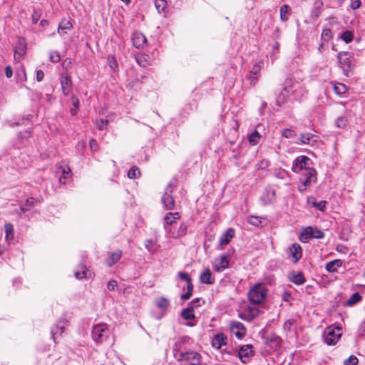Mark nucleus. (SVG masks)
Here are the masks:
<instances>
[{
	"label": "nucleus",
	"mask_w": 365,
	"mask_h": 365,
	"mask_svg": "<svg viewBox=\"0 0 365 365\" xmlns=\"http://www.w3.org/2000/svg\"><path fill=\"white\" fill-rule=\"evenodd\" d=\"M312 160L305 155L297 157L293 162L292 170L304 178V185H312L317 182V172L311 166Z\"/></svg>",
	"instance_id": "f257e3e1"
},
{
	"label": "nucleus",
	"mask_w": 365,
	"mask_h": 365,
	"mask_svg": "<svg viewBox=\"0 0 365 365\" xmlns=\"http://www.w3.org/2000/svg\"><path fill=\"white\" fill-rule=\"evenodd\" d=\"M267 294V289L262 284H256L249 291L248 298L254 304H261Z\"/></svg>",
	"instance_id": "f03ea898"
},
{
	"label": "nucleus",
	"mask_w": 365,
	"mask_h": 365,
	"mask_svg": "<svg viewBox=\"0 0 365 365\" xmlns=\"http://www.w3.org/2000/svg\"><path fill=\"white\" fill-rule=\"evenodd\" d=\"M110 330L106 324H98L93 327L92 338L97 344H102L110 336Z\"/></svg>",
	"instance_id": "7ed1b4c3"
},
{
	"label": "nucleus",
	"mask_w": 365,
	"mask_h": 365,
	"mask_svg": "<svg viewBox=\"0 0 365 365\" xmlns=\"http://www.w3.org/2000/svg\"><path fill=\"white\" fill-rule=\"evenodd\" d=\"M341 336V329L336 327L335 329H327L323 334V339L325 344L329 346L334 345L339 341Z\"/></svg>",
	"instance_id": "20e7f679"
},
{
	"label": "nucleus",
	"mask_w": 365,
	"mask_h": 365,
	"mask_svg": "<svg viewBox=\"0 0 365 365\" xmlns=\"http://www.w3.org/2000/svg\"><path fill=\"white\" fill-rule=\"evenodd\" d=\"M173 185L172 183H169L162 197V202L164 207L168 210H173L175 207V200L173 196Z\"/></svg>",
	"instance_id": "39448f33"
},
{
	"label": "nucleus",
	"mask_w": 365,
	"mask_h": 365,
	"mask_svg": "<svg viewBox=\"0 0 365 365\" xmlns=\"http://www.w3.org/2000/svg\"><path fill=\"white\" fill-rule=\"evenodd\" d=\"M200 360V354L194 351H186L185 353L180 354V358H178L179 361H185L190 365H199Z\"/></svg>",
	"instance_id": "423d86ee"
},
{
	"label": "nucleus",
	"mask_w": 365,
	"mask_h": 365,
	"mask_svg": "<svg viewBox=\"0 0 365 365\" xmlns=\"http://www.w3.org/2000/svg\"><path fill=\"white\" fill-rule=\"evenodd\" d=\"M259 314V309L256 307H247L238 313L239 317L247 322H252Z\"/></svg>",
	"instance_id": "0eeeda50"
},
{
	"label": "nucleus",
	"mask_w": 365,
	"mask_h": 365,
	"mask_svg": "<svg viewBox=\"0 0 365 365\" xmlns=\"http://www.w3.org/2000/svg\"><path fill=\"white\" fill-rule=\"evenodd\" d=\"M350 55L348 52L341 51L337 55V58L340 64L341 68L344 71L346 76L348 75L350 71L351 62L349 59Z\"/></svg>",
	"instance_id": "6e6552de"
},
{
	"label": "nucleus",
	"mask_w": 365,
	"mask_h": 365,
	"mask_svg": "<svg viewBox=\"0 0 365 365\" xmlns=\"http://www.w3.org/2000/svg\"><path fill=\"white\" fill-rule=\"evenodd\" d=\"M26 53V41L22 37L18 38L14 48V59L19 61L23 56Z\"/></svg>",
	"instance_id": "1a4fd4ad"
},
{
	"label": "nucleus",
	"mask_w": 365,
	"mask_h": 365,
	"mask_svg": "<svg viewBox=\"0 0 365 365\" xmlns=\"http://www.w3.org/2000/svg\"><path fill=\"white\" fill-rule=\"evenodd\" d=\"M68 325V321L66 318H61L51 328V334L54 341L56 340V336L61 335Z\"/></svg>",
	"instance_id": "9d476101"
},
{
	"label": "nucleus",
	"mask_w": 365,
	"mask_h": 365,
	"mask_svg": "<svg viewBox=\"0 0 365 365\" xmlns=\"http://www.w3.org/2000/svg\"><path fill=\"white\" fill-rule=\"evenodd\" d=\"M187 337L184 336L182 337L180 340L177 341L174 344L173 347V352L174 354V356L177 360L178 361V358H180V354L185 353L186 347L185 344L187 342Z\"/></svg>",
	"instance_id": "9b49d317"
},
{
	"label": "nucleus",
	"mask_w": 365,
	"mask_h": 365,
	"mask_svg": "<svg viewBox=\"0 0 365 365\" xmlns=\"http://www.w3.org/2000/svg\"><path fill=\"white\" fill-rule=\"evenodd\" d=\"M252 356H253L252 345L247 344L240 346L238 351V356L242 363L245 364L248 362Z\"/></svg>",
	"instance_id": "f8f14e48"
},
{
	"label": "nucleus",
	"mask_w": 365,
	"mask_h": 365,
	"mask_svg": "<svg viewBox=\"0 0 365 365\" xmlns=\"http://www.w3.org/2000/svg\"><path fill=\"white\" fill-rule=\"evenodd\" d=\"M229 255L223 254L219 258L215 259L213 269L216 272H221L229 267Z\"/></svg>",
	"instance_id": "ddd939ff"
},
{
	"label": "nucleus",
	"mask_w": 365,
	"mask_h": 365,
	"mask_svg": "<svg viewBox=\"0 0 365 365\" xmlns=\"http://www.w3.org/2000/svg\"><path fill=\"white\" fill-rule=\"evenodd\" d=\"M180 217L179 212H168L164 217V228L170 234L172 232L171 226L176 223V220Z\"/></svg>",
	"instance_id": "4468645a"
},
{
	"label": "nucleus",
	"mask_w": 365,
	"mask_h": 365,
	"mask_svg": "<svg viewBox=\"0 0 365 365\" xmlns=\"http://www.w3.org/2000/svg\"><path fill=\"white\" fill-rule=\"evenodd\" d=\"M62 92L64 96H68L72 88L71 77L68 73L62 74L60 79Z\"/></svg>",
	"instance_id": "2eb2a0df"
},
{
	"label": "nucleus",
	"mask_w": 365,
	"mask_h": 365,
	"mask_svg": "<svg viewBox=\"0 0 365 365\" xmlns=\"http://www.w3.org/2000/svg\"><path fill=\"white\" fill-rule=\"evenodd\" d=\"M230 330L238 339H242L246 334V329L244 324L237 321L230 323Z\"/></svg>",
	"instance_id": "dca6fc26"
},
{
	"label": "nucleus",
	"mask_w": 365,
	"mask_h": 365,
	"mask_svg": "<svg viewBox=\"0 0 365 365\" xmlns=\"http://www.w3.org/2000/svg\"><path fill=\"white\" fill-rule=\"evenodd\" d=\"M289 255L292 257L293 263H297L302 256V249L297 243H294L289 247Z\"/></svg>",
	"instance_id": "f3484780"
},
{
	"label": "nucleus",
	"mask_w": 365,
	"mask_h": 365,
	"mask_svg": "<svg viewBox=\"0 0 365 365\" xmlns=\"http://www.w3.org/2000/svg\"><path fill=\"white\" fill-rule=\"evenodd\" d=\"M132 42L133 46L137 48H140L147 43V39L144 34L140 32L135 31L133 34Z\"/></svg>",
	"instance_id": "a211bd4d"
},
{
	"label": "nucleus",
	"mask_w": 365,
	"mask_h": 365,
	"mask_svg": "<svg viewBox=\"0 0 365 365\" xmlns=\"http://www.w3.org/2000/svg\"><path fill=\"white\" fill-rule=\"evenodd\" d=\"M288 278L297 285H301L305 282V277L302 272H291L289 273Z\"/></svg>",
	"instance_id": "6ab92c4d"
},
{
	"label": "nucleus",
	"mask_w": 365,
	"mask_h": 365,
	"mask_svg": "<svg viewBox=\"0 0 365 365\" xmlns=\"http://www.w3.org/2000/svg\"><path fill=\"white\" fill-rule=\"evenodd\" d=\"M249 224L256 227H264L267 224V220L264 217L250 215L247 217Z\"/></svg>",
	"instance_id": "aec40b11"
},
{
	"label": "nucleus",
	"mask_w": 365,
	"mask_h": 365,
	"mask_svg": "<svg viewBox=\"0 0 365 365\" xmlns=\"http://www.w3.org/2000/svg\"><path fill=\"white\" fill-rule=\"evenodd\" d=\"M227 337L224 334H217L212 340V345L214 348L220 349L226 344Z\"/></svg>",
	"instance_id": "412c9836"
},
{
	"label": "nucleus",
	"mask_w": 365,
	"mask_h": 365,
	"mask_svg": "<svg viewBox=\"0 0 365 365\" xmlns=\"http://www.w3.org/2000/svg\"><path fill=\"white\" fill-rule=\"evenodd\" d=\"M200 281L202 284H212L215 282V278L212 275L211 271L207 268L200 276Z\"/></svg>",
	"instance_id": "4be33fe9"
},
{
	"label": "nucleus",
	"mask_w": 365,
	"mask_h": 365,
	"mask_svg": "<svg viewBox=\"0 0 365 365\" xmlns=\"http://www.w3.org/2000/svg\"><path fill=\"white\" fill-rule=\"evenodd\" d=\"M235 236V230L233 228H229L226 232L221 236L220 239V245H226L230 243V240Z\"/></svg>",
	"instance_id": "5701e85b"
},
{
	"label": "nucleus",
	"mask_w": 365,
	"mask_h": 365,
	"mask_svg": "<svg viewBox=\"0 0 365 365\" xmlns=\"http://www.w3.org/2000/svg\"><path fill=\"white\" fill-rule=\"evenodd\" d=\"M121 256L122 251L120 250H117L113 252H110L107 259V264L109 267H112L120 260Z\"/></svg>",
	"instance_id": "b1692460"
},
{
	"label": "nucleus",
	"mask_w": 365,
	"mask_h": 365,
	"mask_svg": "<svg viewBox=\"0 0 365 365\" xmlns=\"http://www.w3.org/2000/svg\"><path fill=\"white\" fill-rule=\"evenodd\" d=\"M73 28V24L70 20H67L66 19H62V21L59 23L58 26V33L63 36L64 35L66 30H71Z\"/></svg>",
	"instance_id": "393cba45"
},
{
	"label": "nucleus",
	"mask_w": 365,
	"mask_h": 365,
	"mask_svg": "<svg viewBox=\"0 0 365 365\" xmlns=\"http://www.w3.org/2000/svg\"><path fill=\"white\" fill-rule=\"evenodd\" d=\"M317 136L311 133H302L300 135V142L302 144L314 145L317 142Z\"/></svg>",
	"instance_id": "a878e982"
},
{
	"label": "nucleus",
	"mask_w": 365,
	"mask_h": 365,
	"mask_svg": "<svg viewBox=\"0 0 365 365\" xmlns=\"http://www.w3.org/2000/svg\"><path fill=\"white\" fill-rule=\"evenodd\" d=\"M311 238H314L313 228L312 227H307L301 233L299 240L302 242L306 243L308 242Z\"/></svg>",
	"instance_id": "bb28decb"
},
{
	"label": "nucleus",
	"mask_w": 365,
	"mask_h": 365,
	"mask_svg": "<svg viewBox=\"0 0 365 365\" xmlns=\"http://www.w3.org/2000/svg\"><path fill=\"white\" fill-rule=\"evenodd\" d=\"M40 201L34 197H29L26 200L25 204L24 205H21L20 207V214L25 212L29 208L34 207L37 203H39Z\"/></svg>",
	"instance_id": "cd10ccee"
},
{
	"label": "nucleus",
	"mask_w": 365,
	"mask_h": 365,
	"mask_svg": "<svg viewBox=\"0 0 365 365\" xmlns=\"http://www.w3.org/2000/svg\"><path fill=\"white\" fill-rule=\"evenodd\" d=\"M187 226L185 223H181L178 230L177 231H172L170 233V237L173 238H178L182 236H184L187 234Z\"/></svg>",
	"instance_id": "c85d7f7f"
},
{
	"label": "nucleus",
	"mask_w": 365,
	"mask_h": 365,
	"mask_svg": "<svg viewBox=\"0 0 365 365\" xmlns=\"http://www.w3.org/2000/svg\"><path fill=\"white\" fill-rule=\"evenodd\" d=\"M342 264V262L340 259H335L331 262H329L326 264V269L329 272H336L337 269L340 267Z\"/></svg>",
	"instance_id": "c756f323"
},
{
	"label": "nucleus",
	"mask_w": 365,
	"mask_h": 365,
	"mask_svg": "<svg viewBox=\"0 0 365 365\" xmlns=\"http://www.w3.org/2000/svg\"><path fill=\"white\" fill-rule=\"evenodd\" d=\"M155 304L159 309L165 312L170 306V302L165 297H160L156 299Z\"/></svg>",
	"instance_id": "7c9ffc66"
},
{
	"label": "nucleus",
	"mask_w": 365,
	"mask_h": 365,
	"mask_svg": "<svg viewBox=\"0 0 365 365\" xmlns=\"http://www.w3.org/2000/svg\"><path fill=\"white\" fill-rule=\"evenodd\" d=\"M274 197V190L266 191L260 197V200L264 205L271 203L272 197Z\"/></svg>",
	"instance_id": "2f4dec72"
},
{
	"label": "nucleus",
	"mask_w": 365,
	"mask_h": 365,
	"mask_svg": "<svg viewBox=\"0 0 365 365\" xmlns=\"http://www.w3.org/2000/svg\"><path fill=\"white\" fill-rule=\"evenodd\" d=\"M290 14V7L288 5H283L280 8V18L282 21H284L288 19Z\"/></svg>",
	"instance_id": "473e14b6"
},
{
	"label": "nucleus",
	"mask_w": 365,
	"mask_h": 365,
	"mask_svg": "<svg viewBox=\"0 0 365 365\" xmlns=\"http://www.w3.org/2000/svg\"><path fill=\"white\" fill-rule=\"evenodd\" d=\"M192 291H193V284L191 282H188V283H187V292L182 294L180 298L182 300H187L189 299L191 296L192 295Z\"/></svg>",
	"instance_id": "72a5a7b5"
},
{
	"label": "nucleus",
	"mask_w": 365,
	"mask_h": 365,
	"mask_svg": "<svg viewBox=\"0 0 365 365\" xmlns=\"http://www.w3.org/2000/svg\"><path fill=\"white\" fill-rule=\"evenodd\" d=\"M79 270L75 272V276L77 279H81L86 277V267L83 264H81L78 267Z\"/></svg>",
	"instance_id": "f704fd0d"
},
{
	"label": "nucleus",
	"mask_w": 365,
	"mask_h": 365,
	"mask_svg": "<svg viewBox=\"0 0 365 365\" xmlns=\"http://www.w3.org/2000/svg\"><path fill=\"white\" fill-rule=\"evenodd\" d=\"M155 6L159 13L165 12L167 7L166 0H155Z\"/></svg>",
	"instance_id": "c9c22d12"
},
{
	"label": "nucleus",
	"mask_w": 365,
	"mask_h": 365,
	"mask_svg": "<svg viewBox=\"0 0 365 365\" xmlns=\"http://www.w3.org/2000/svg\"><path fill=\"white\" fill-rule=\"evenodd\" d=\"M261 135L259 133L255 130L252 132L249 136V142L252 145H255L258 143Z\"/></svg>",
	"instance_id": "e433bc0d"
},
{
	"label": "nucleus",
	"mask_w": 365,
	"mask_h": 365,
	"mask_svg": "<svg viewBox=\"0 0 365 365\" xmlns=\"http://www.w3.org/2000/svg\"><path fill=\"white\" fill-rule=\"evenodd\" d=\"M6 238L7 240H12L14 237V227L12 224L8 223L5 225Z\"/></svg>",
	"instance_id": "4c0bfd02"
},
{
	"label": "nucleus",
	"mask_w": 365,
	"mask_h": 365,
	"mask_svg": "<svg viewBox=\"0 0 365 365\" xmlns=\"http://www.w3.org/2000/svg\"><path fill=\"white\" fill-rule=\"evenodd\" d=\"M291 92L290 88H287L285 87L283 90V91L281 92V93L279 96V99L277 101V104L279 106L280 103H283L285 101V98L288 96L289 93Z\"/></svg>",
	"instance_id": "58836bf2"
},
{
	"label": "nucleus",
	"mask_w": 365,
	"mask_h": 365,
	"mask_svg": "<svg viewBox=\"0 0 365 365\" xmlns=\"http://www.w3.org/2000/svg\"><path fill=\"white\" fill-rule=\"evenodd\" d=\"M140 173L139 168H137L136 166H133L132 168H130L128 173V177L130 179H134L138 178L140 175Z\"/></svg>",
	"instance_id": "ea45409f"
},
{
	"label": "nucleus",
	"mask_w": 365,
	"mask_h": 365,
	"mask_svg": "<svg viewBox=\"0 0 365 365\" xmlns=\"http://www.w3.org/2000/svg\"><path fill=\"white\" fill-rule=\"evenodd\" d=\"M361 299V295L358 292L354 293L349 300L347 301L348 305H352L356 304V302H359Z\"/></svg>",
	"instance_id": "a19ab883"
},
{
	"label": "nucleus",
	"mask_w": 365,
	"mask_h": 365,
	"mask_svg": "<svg viewBox=\"0 0 365 365\" xmlns=\"http://www.w3.org/2000/svg\"><path fill=\"white\" fill-rule=\"evenodd\" d=\"M71 171H66L65 169L63 170L61 175L59 177V182L61 184H66L68 178L71 177Z\"/></svg>",
	"instance_id": "79ce46f5"
},
{
	"label": "nucleus",
	"mask_w": 365,
	"mask_h": 365,
	"mask_svg": "<svg viewBox=\"0 0 365 365\" xmlns=\"http://www.w3.org/2000/svg\"><path fill=\"white\" fill-rule=\"evenodd\" d=\"M49 59L53 63H58L61 60V56L58 51H51L49 53Z\"/></svg>",
	"instance_id": "37998d69"
},
{
	"label": "nucleus",
	"mask_w": 365,
	"mask_h": 365,
	"mask_svg": "<svg viewBox=\"0 0 365 365\" xmlns=\"http://www.w3.org/2000/svg\"><path fill=\"white\" fill-rule=\"evenodd\" d=\"M180 316L187 321L193 320L195 319V316L192 312H188L185 310H182Z\"/></svg>",
	"instance_id": "c03bdc74"
},
{
	"label": "nucleus",
	"mask_w": 365,
	"mask_h": 365,
	"mask_svg": "<svg viewBox=\"0 0 365 365\" xmlns=\"http://www.w3.org/2000/svg\"><path fill=\"white\" fill-rule=\"evenodd\" d=\"M41 16V11L34 9L31 15V20L34 24H36Z\"/></svg>",
	"instance_id": "a18cd8bd"
},
{
	"label": "nucleus",
	"mask_w": 365,
	"mask_h": 365,
	"mask_svg": "<svg viewBox=\"0 0 365 365\" xmlns=\"http://www.w3.org/2000/svg\"><path fill=\"white\" fill-rule=\"evenodd\" d=\"M332 38L331 31L329 29H325L322 34V39L324 41H328Z\"/></svg>",
	"instance_id": "49530a36"
},
{
	"label": "nucleus",
	"mask_w": 365,
	"mask_h": 365,
	"mask_svg": "<svg viewBox=\"0 0 365 365\" xmlns=\"http://www.w3.org/2000/svg\"><path fill=\"white\" fill-rule=\"evenodd\" d=\"M348 123L347 118L344 116L339 117L336 120V125L338 128H344Z\"/></svg>",
	"instance_id": "de8ad7c7"
},
{
	"label": "nucleus",
	"mask_w": 365,
	"mask_h": 365,
	"mask_svg": "<svg viewBox=\"0 0 365 365\" xmlns=\"http://www.w3.org/2000/svg\"><path fill=\"white\" fill-rule=\"evenodd\" d=\"M341 38L346 43H349L353 39V34L349 31H346L341 34Z\"/></svg>",
	"instance_id": "09e8293b"
},
{
	"label": "nucleus",
	"mask_w": 365,
	"mask_h": 365,
	"mask_svg": "<svg viewBox=\"0 0 365 365\" xmlns=\"http://www.w3.org/2000/svg\"><path fill=\"white\" fill-rule=\"evenodd\" d=\"M334 90L336 93L337 94H342L344 93L346 88V86L342 83H339L338 85H335L334 87Z\"/></svg>",
	"instance_id": "8fccbe9b"
},
{
	"label": "nucleus",
	"mask_w": 365,
	"mask_h": 365,
	"mask_svg": "<svg viewBox=\"0 0 365 365\" xmlns=\"http://www.w3.org/2000/svg\"><path fill=\"white\" fill-rule=\"evenodd\" d=\"M205 303V301L202 298H200V297L195 298L194 299H192L191 301V305H193L194 307H195V308H197V307L202 306Z\"/></svg>",
	"instance_id": "3c124183"
},
{
	"label": "nucleus",
	"mask_w": 365,
	"mask_h": 365,
	"mask_svg": "<svg viewBox=\"0 0 365 365\" xmlns=\"http://www.w3.org/2000/svg\"><path fill=\"white\" fill-rule=\"evenodd\" d=\"M327 202L322 200L319 202H314L312 203L313 207H316L320 211H324L326 207Z\"/></svg>",
	"instance_id": "603ef678"
},
{
	"label": "nucleus",
	"mask_w": 365,
	"mask_h": 365,
	"mask_svg": "<svg viewBox=\"0 0 365 365\" xmlns=\"http://www.w3.org/2000/svg\"><path fill=\"white\" fill-rule=\"evenodd\" d=\"M357 363H358V359L354 355L350 356L344 361L345 365H356Z\"/></svg>",
	"instance_id": "864d4df0"
},
{
	"label": "nucleus",
	"mask_w": 365,
	"mask_h": 365,
	"mask_svg": "<svg viewBox=\"0 0 365 365\" xmlns=\"http://www.w3.org/2000/svg\"><path fill=\"white\" fill-rule=\"evenodd\" d=\"M178 276L183 281L186 282V283H188V282H191L192 279L190 277L189 274L186 272H180L178 274Z\"/></svg>",
	"instance_id": "5fc2aeb1"
},
{
	"label": "nucleus",
	"mask_w": 365,
	"mask_h": 365,
	"mask_svg": "<svg viewBox=\"0 0 365 365\" xmlns=\"http://www.w3.org/2000/svg\"><path fill=\"white\" fill-rule=\"evenodd\" d=\"M294 135V131L290 129H284L282 131V135L286 138H292Z\"/></svg>",
	"instance_id": "6e6d98bb"
},
{
	"label": "nucleus",
	"mask_w": 365,
	"mask_h": 365,
	"mask_svg": "<svg viewBox=\"0 0 365 365\" xmlns=\"http://www.w3.org/2000/svg\"><path fill=\"white\" fill-rule=\"evenodd\" d=\"M32 118V115H27L24 117H23L21 121H18V122H16V123H14L11 126H19V125H25L24 123V120H30Z\"/></svg>",
	"instance_id": "4d7b16f0"
},
{
	"label": "nucleus",
	"mask_w": 365,
	"mask_h": 365,
	"mask_svg": "<svg viewBox=\"0 0 365 365\" xmlns=\"http://www.w3.org/2000/svg\"><path fill=\"white\" fill-rule=\"evenodd\" d=\"M314 238L315 239H322L324 237V233L318 229H313Z\"/></svg>",
	"instance_id": "13d9d810"
},
{
	"label": "nucleus",
	"mask_w": 365,
	"mask_h": 365,
	"mask_svg": "<svg viewBox=\"0 0 365 365\" xmlns=\"http://www.w3.org/2000/svg\"><path fill=\"white\" fill-rule=\"evenodd\" d=\"M108 123V120L101 119L97 122V127L99 130H103L106 127Z\"/></svg>",
	"instance_id": "bf43d9fd"
},
{
	"label": "nucleus",
	"mask_w": 365,
	"mask_h": 365,
	"mask_svg": "<svg viewBox=\"0 0 365 365\" xmlns=\"http://www.w3.org/2000/svg\"><path fill=\"white\" fill-rule=\"evenodd\" d=\"M135 60L140 66H145L147 61L143 56H136Z\"/></svg>",
	"instance_id": "052dcab7"
},
{
	"label": "nucleus",
	"mask_w": 365,
	"mask_h": 365,
	"mask_svg": "<svg viewBox=\"0 0 365 365\" xmlns=\"http://www.w3.org/2000/svg\"><path fill=\"white\" fill-rule=\"evenodd\" d=\"M153 242L151 240H147L145 242V247L149 252H154L153 249Z\"/></svg>",
	"instance_id": "680f3d73"
},
{
	"label": "nucleus",
	"mask_w": 365,
	"mask_h": 365,
	"mask_svg": "<svg viewBox=\"0 0 365 365\" xmlns=\"http://www.w3.org/2000/svg\"><path fill=\"white\" fill-rule=\"evenodd\" d=\"M361 0H351V8L352 9H359L361 6Z\"/></svg>",
	"instance_id": "e2e57ef3"
},
{
	"label": "nucleus",
	"mask_w": 365,
	"mask_h": 365,
	"mask_svg": "<svg viewBox=\"0 0 365 365\" xmlns=\"http://www.w3.org/2000/svg\"><path fill=\"white\" fill-rule=\"evenodd\" d=\"M71 101H72V104H73V107L76 108V109H78L79 104H80L78 98H77L76 96L73 95L71 97Z\"/></svg>",
	"instance_id": "0e129e2a"
},
{
	"label": "nucleus",
	"mask_w": 365,
	"mask_h": 365,
	"mask_svg": "<svg viewBox=\"0 0 365 365\" xmlns=\"http://www.w3.org/2000/svg\"><path fill=\"white\" fill-rule=\"evenodd\" d=\"M5 75L6 78H10L13 76V70L11 66H6L5 68Z\"/></svg>",
	"instance_id": "69168bd1"
},
{
	"label": "nucleus",
	"mask_w": 365,
	"mask_h": 365,
	"mask_svg": "<svg viewBox=\"0 0 365 365\" xmlns=\"http://www.w3.org/2000/svg\"><path fill=\"white\" fill-rule=\"evenodd\" d=\"M116 286H117V282L115 280H110L107 284V287L110 291H113Z\"/></svg>",
	"instance_id": "338daca9"
},
{
	"label": "nucleus",
	"mask_w": 365,
	"mask_h": 365,
	"mask_svg": "<svg viewBox=\"0 0 365 365\" xmlns=\"http://www.w3.org/2000/svg\"><path fill=\"white\" fill-rule=\"evenodd\" d=\"M259 71H260V66L257 64H255L253 66L252 70L250 71V74L257 76V73L259 72Z\"/></svg>",
	"instance_id": "774afa93"
}]
</instances>
